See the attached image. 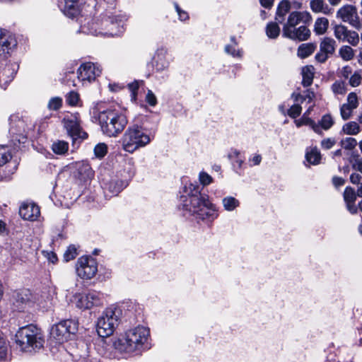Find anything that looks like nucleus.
<instances>
[{
    "label": "nucleus",
    "mask_w": 362,
    "mask_h": 362,
    "mask_svg": "<svg viewBox=\"0 0 362 362\" xmlns=\"http://www.w3.org/2000/svg\"><path fill=\"white\" fill-rule=\"evenodd\" d=\"M361 176L358 173H352L350 175V181L354 185H359Z\"/></svg>",
    "instance_id": "obj_63"
},
{
    "label": "nucleus",
    "mask_w": 362,
    "mask_h": 362,
    "mask_svg": "<svg viewBox=\"0 0 362 362\" xmlns=\"http://www.w3.org/2000/svg\"><path fill=\"white\" fill-rule=\"evenodd\" d=\"M19 214L24 220L34 221L40 217V209L33 202H24L19 209Z\"/></svg>",
    "instance_id": "obj_17"
},
{
    "label": "nucleus",
    "mask_w": 362,
    "mask_h": 362,
    "mask_svg": "<svg viewBox=\"0 0 362 362\" xmlns=\"http://www.w3.org/2000/svg\"><path fill=\"white\" fill-rule=\"evenodd\" d=\"M332 88L335 94L344 95L346 92V86L343 82H335Z\"/></svg>",
    "instance_id": "obj_48"
},
{
    "label": "nucleus",
    "mask_w": 362,
    "mask_h": 362,
    "mask_svg": "<svg viewBox=\"0 0 362 362\" xmlns=\"http://www.w3.org/2000/svg\"><path fill=\"white\" fill-rule=\"evenodd\" d=\"M63 123L69 135L74 141L77 139L82 141L88 138V134L80 126L78 113L66 115L63 119Z\"/></svg>",
    "instance_id": "obj_10"
},
{
    "label": "nucleus",
    "mask_w": 362,
    "mask_h": 362,
    "mask_svg": "<svg viewBox=\"0 0 362 362\" xmlns=\"http://www.w3.org/2000/svg\"><path fill=\"white\" fill-rule=\"evenodd\" d=\"M353 110H354L353 108H351L348 105L344 104L340 108V112H341L342 119L344 120H347L348 119H349V117L351 115V112H352Z\"/></svg>",
    "instance_id": "obj_53"
},
{
    "label": "nucleus",
    "mask_w": 362,
    "mask_h": 362,
    "mask_svg": "<svg viewBox=\"0 0 362 362\" xmlns=\"http://www.w3.org/2000/svg\"><path fill=\"white\" fill-rule=\"evenodd\" d=\"M77 329V324L74 321L63 320L52 326L50 334L57 343L62 344L68 341L76 332Z\"/></svg>",
    "instance_id": "obj_7"
},
{
    "label": "nucleus",
    "mask_w": 362,
    "mask_h": 362,
    "mask_svg": "<svg viewBox=\"0 0 362 362\" xmlns=\"http://www.w3.org/2000/svg\"><path fill=\"white\" fill-rule=\"evenodd\" d=\"M347 210L352 214H356L358 212V206L355 204V202H345Z\"/></svg>",
    "instance_id": "obj_60"
},
{
    "label": "nucleus",
    "mask_w": 362,
    "mask_h": 362,
    "mask_svg": "<svg viewBox=\"0 0 362 362\" xmlns=\"http://www.w3.org/2000/svg\"><path fill=\"white\" fill-rule=\"evenodd\" d=\"M11 158V154L7 146H0V167Z\"/></svg>",
    "instance_id": "obj_41"
},
{
    "label": "nucleus",
    "mask_w": 362,
    "mask_h": 362,
    "mask_svg": "<svg viewBox=\"0 0 362 362\" xmlns=\"http://www.w3.org/2000/svg\"><path fill=\"white\" fill-rule=\"evenodd\" d=\"M336 141L334 139L327 138L321 141V146L325 149H330L335 144Z\"/></svg>",
    "instance_id": "obj_57"
},
{
    "label": "nucleus",
    "mask_w": 362,
    "mask_h": 362,
    "mask_svg": "<svg viewBox=\"0 0 362 362\" xmlns=\"http://www.w3.org/2000/svg\"><path fill=\"white\" fill-rule=\"evenodd\" d=\"M15 167L12 170H9L8 172H6L4 170H0V182L7 181L10 180L11 175L14 172Z\"/></svg>",
    "instance_id": "obj_58"
},
{
    "label": "nucleus",
    "mask_w": 362,
    "mask_h": 362,
    "mask_svg": "<svg viewBox=\"0 0 362 362\" xmlns=\"http://www.w3.org/2000/svg\"><path fill=\"white\" fill-rule=\"evenodd\" d=\"M307 161L312 165H317L321 160V154L319 150L316 148H311L308 150L305 154Z\"/></svg>",
    "instance_id": "obj_32"
},
{
    "label": "nucleus",
    "mask_w": 362,
    "mask_h": 362,
    "mask_svg": "<svg viewBox=\"0 0 362 362\" xmlns=\"http://www.w3.org/2000/svg\"><path fill=\"white\" fill-rule=\"evenodd\" d=\"M336 17L356 30L362 28V21H361L357 8L354 6L346 4L341 6L337 11Z\"/></svg>",
    "instance_id": "obj_12"
},
{
    "label": "nucleus",
    "mask_w": 362,
    "mask_h": 362,
    "mask_svg": "<svg viewBox=\"0 0 362 362\" xmlns=\"http://www.w3.org/2000/svg\"><path fill=\"white\" fill-rule=\"evenodd\" d=\"M291 9L290 2L287 0L281 1L278 5L276 13V21L278 23H283L285 21V16L288 13Z\"/></svg>",
    "instance_id": "obj_27"
},
{
    "label": "nucleus",
    "mask_w": 362,
    "mask_h": 362,
    "mask_svg": "<svg viewBox=\"0 0 362 362\" xmlns=\"http://www.w3.org/2000/svg\"><path fill=\"white\" fill-rule=\"evenodd\" d=\"M77 362H103L102 358L96 353H89L86 356H81Z\"/></svg>",
    "instance_id": "obj_42"
},
{
    "label": "nucleus",
    "mask_w": 362,
    "mask_h": 362,
    "mask_svg": "<svg viewBox=\"0 0 362 362\" xmlns=\"http://www.w3.org/2000/svg\"><path fill=\"white\" fill-rule=\"evenodd\" d=\"M66 100L70 105H76L79 100V95L76 92L71 91L67 94Z\"/></svg>",
    "instance_id": "obj_51"
},
{
    "label": "nucleus",
    "mask_w": 362,
    "mask_h": 362,
    "mask_svg": "<svg viewBox=\"0 0 362 362\" xmlns=\"http://www.w3.org/2000/svg\"><path fill=\"white\" fill-rule=\"evenodd\" d=\"M16 338L17 345L25 352H35L41 349L45 343L40 329L33 325L21 327L16 334Z\"/></svg>",
    "instance_id": "obj_3"
},
{
    "label": "nucleus",
    "mask_w": 362,
    "mask_h": 362,
    "mask_svg": "<svg viewBox=\"0 0 362 362\" xmlns=\"http://www.w3.org/2000/svg\"><path fill=\"white\" fill-rule=\"evenodd\" d=\"M76 271L80 278L90 279L98 272L97 262L92 257L82 256L76 262Z\"/></svg>",
    "instance_id": "obj_9"
},
{
    "label": "nucleus",
    "mask_w": 362,
    "mask_h": 362,
    "mask_svg": "<svg viewBox=\"0 0 362 362\" xmlns=\"http://www.w3.org/2000/svg\"><path fill=\"white\" fill-rule=\"evenodd\" d=\"M187 197L183 201L182 209L193 216L196 219L206 222L214 221L218 216L215 204L206 194L201 192L197 184L190 183L186 187Z\"/></svg>",
    "instance_id": "obj_2"
},
{
    "label": "nucleus",
    "mask_w": 362,
    "mask_h": 362,
    "mask_svg": "<svg viewBox=\"0 0 362 362\" xmlns=\"http://www.w3.org/2000/svg\"><path fill=\"white\" fill-rule=\"evenodd\" d=\"M357 193H356L354 188L351 187H346L344 192V199L345 202H356L357 197Z\"/></svg>",
    "instance_id": "obj_44"
},
{
    "label": "nucleus",
    "mask_w": 362,
    "mask_h": 362,
    "mask_svg": "<svg viewBox=\"0 0 362 362\" xmlns=\"http://www.w3.org/2000/svg\"><path fill=\"white\" fill-rule=\"evenodd\" d=\"M313 67L312 66H306L302 69V84L304 87L310 86L313 81Z\"/></svg>",
    "instance_id": "obj_31"
},
{
    "label": "nucleus",
    "mask_w": 362,
    "mask_h": 362,
    "mask_svg": "<svg viewBox=\"0 0 362 362\" xmlns=\"http://www.w3.org/2000/svg\"><path fill=\"white\" fill-rule=\"evenodd\" d=\"M169 64L167 51L164 49H158L153 58V66L156 70L163 71L168 68Z\"/></svg>",
    "instance_id": "obj_20"
},
{
    "label": "nucleus",
    "mask_w": 362,
    "mask_h": 362,
    "mask_svg": "<svg viewBox=\"0 0 362 362\" xmlns=\"http://www.w3.org/2000/svg\"><path fill=\"white\" fill-rule=\"evenodd\" d=\"M69 149V144L64 141H57L52 144V150L58 155L65 154Z\"/></svg>",
    "instance_id": "obj_35"
},
{
    "label": "nucleus",
    "mask_w": 362,
    "mask_h": 362,
    "mask_svg": "<svg viewBox=\"0 0 362 362\" xmlns=\"http://www.w3.org/2000/svg\"><path fill=\"white\" fill-rule=\"evenodd\" d=\"M328 28V19L325 17H319L315 21L313 30L317 35H322L326 33Z\"/></svg>",
    "instance_id": "obj_28"
},
{
    "label": "nucleus",
    "mask_w": 362,
    "mask_h": 362,
    "mask_svg": "<svg viewBox=\"0 0 362 362\" xmlns=\"http://www.w3.org/2000/svg\"><path fill=\"white\" fill-rule=\"evenodd\" d=\"M284 37L289 38L293 40L305 41L307 40L310 36V30L305 25H300L298 27V31L295 35L289 28L284 30Z\"/></svg>",
    "instance_id": "obj_23"
},
{
    "label": "nucleus",
    "mask_w": 362,
    "mask_h": 362,
    "mask_svg": "<svg viewBox=\"0 0 362 362\" xmlns=\"http://www.w3.org/2000/svg\"><path fill=\"white\" fill-rule=\"evenodd\" d=\"M150 330L139 325L125 331L112 344L114 350L122 357L127 358L140 354L149 349Z\"/></svg>",
    "instance_id": "obj_1"
},
{
    "label": "nucleus",
    "mask_w": 362,
    "mask_h": 362,
    "mask_svg": "<svg viewBox=\"0 0 362 362\" xmlns=\"http://www.w3.org/2000/svg\"><path fill=\"white\" fill-rule=\"evenodd\" d=\"M343 131L349 135H356L360 132V127L356 122H350L343 126Z\"/></svg>",
    "instance_id": "obj_36"
},
{
    "label": "nucleus",
    "mask_w": 362,
    "mask_h": 362,
    "mask_svg": "<svg viewBox=\"0 0 362 362\" xmlns=\"http://www.w3.org/2000/svg\"><path fill=\"white\" fill-rule=\"evenodd\" d=\"M312 20L311 15L307 11H293L289 13L287 21L284 23L282 29V35H284V30L287 28L291 30L292 27H296L300 23L304 24L309 23Z\"/></svg>",
    "instance_id": "obj_16"
},
{
    "label": "nucleus",
    "mask_w": 362,
    "mask_h": 362,
    "mask_svg": "<svg viewBox=\"0 0 362 362\" xmlns=\"http://www.w3.org/2000/svg\"><path fill=\"white\" fill-rule=\"evenodd\" d=\"M341 144L342 147L345 149L352 150L356 146L357 141L354 138L347 137L344 139H342Z\"/></svg>",
    "instance_id": "obj_46"
},
{
    "label": "nucleus",
    "mask_w": 362,
    "mask_h": 362,
    "mask_svg": "<svg viewBox=\"0 0 362 362\" xmlns=\"http://www.w3.org/2000/svg\"><path fill=\"white\" fill-rule=\"evenodd\" d=\"M295 123L298 127H300L302 125H308L315 133H322L319 124H317L314 120L310 119L309 117L303 115L302 118L300 119L296 120Z\"/></svg>",
    "instance_id": "obj_30"
},
{
    "label": "nucleus",
    "mask_w": 362,
    "mask_h": 362,
    "mask_svg": "<svg viewBox=\"0 0 362 362\" xmlns=\"http://www.w3.org/2000/svg\"><path fill=\"white\" fill-rule=\"evenodd\" d=\"M351 46L342 45L339 49V55L345 62L352 60L355 56V51Z\"/></svg>",
    "instance_id": "obj_33"
},
{
    "label": "nucleus",
    "mask_w": 362,
    "mask_h": 362,
    "mask_svg": "<svg viewBox=\"0 0 362 362\" xmlns=\"http://www.w3.org/2000/svg\"><path fill=\"white\" fill-rule=\"evenodd\" d=\"M30 303L28 291L17 292L13 296V308L16 311H23Z\"/></svg>",
    "instance_id": "obj_21"
},
{
    "label": "nucleus",
    "mask_w": 362,
    "mask_h": 362,
    "mask_svg": "<svg viewBox=\"0 0 362 362\" xmlns=\"http://www.w3.org/2000/svg\"><path fill=\"white\" fill-rule=\"evenodd\" d=\"M354 110L356 109L358 105V100L356 94L354 92L350 93L347 97V103L346 104Z\"/></svg>",
    "instance_id": "obj_47"
},
{
    "label": "nucleus",
    "mask_w": 362,
    "mask_h": 362,
    "mask_svg": "<svg viewBox=\"0 0 362 362\" xmlns=\"http://www.w3.org/2000/svg\"><path fill=\"white\" fill-rule=\"evenodd\" d=\"M62 105V100L61 98L54 97L50 99L48 103V108L49 110H57Z\"/></svg>",
    "instance_id": "obj_50"
},
{
    "label": "nucleus",
    "mask_w": 362,
    "mask_h": 362,
    "mask_svg": "<svg viewBox=\"0 0 362 362\" xmlns=\"http://www.w3.org/2000/svg\"><path fill=\"white\" fill-rule=\"evenodd\" d=\"M16 45V40L11 33L0 29V56L8 54Z\"/></svg>",
    "instance_id": "obj_18"
},
{
    "label": "nucleus",
    "mask_w": 362,
    "mask_h": 362,
    "mask_svg": "<svg viewBox=\"0 0 362 362\" xmlns=\"http://www.w3.org/2000/svg\"><path fill=\"white\" fill-rule=\"evenodd\" d=\"M361 75L358 72H355L349 79V84L352 87H357L360 85L361 82Z\"/></svg>",
    "instance_id": "obj_54"
},
{
    "label": "nucleus",
    "mask_w": 362,
    "mask_h": 362,
    "mask_svg": "<svg viewBox=\"0 0 362 362\" xmlns=\"http://www.w3.org/2000/svg\"><path fill=\"white\" fill-rule=\"evenodd\" d=\"M336 46V41L333 38L330 37L322 38L320 43V50L315 54V59L320 63H325L334 54Z\"/></svg>",
    "instance_id": "obj_14"
},
{
    "label": "nucleus",
    "mask_w": 362,
    "mask_h": 362,
    "mask_svg": "<svg viewBox=\"0 0 362 362\" xmlns=\"http://www.w3.org/2000/svg\"><path fill=\"white\" fill-rule=\"evenodd\" d=\"M98 122L102 132L108 136H117L125 128L128 123L127 117L113 110L100 112Z\"/></svg>",
    "instance_id": "obj_4"
},
{
    "label": "nucleus",
    "mask_w": 362,
    "mask_h": 362,
    "mask_svg": "<svg viewBox=\"0 0 362 362\" xmlns=\"http://www.w3.org/2000/svg\"><path fill=\"white\" fill-rule=\"evenodd\" d=\"M303 95V101L307 100L308 103H311L315 98V93L310 90H307Z\"/></svg>",
    "instance_id": "obj_62"
},
{
    "label": "nucleus",
    "mask_w": 362,
    "mask_h": 362,
    "mask_svg": "<svg viewBox=\"0 0 362 362\" xmlns=\"http://www.w3.org/2000/svg\"><path fill=\"white\" fill-rule=\"evenodd\" d=\"M310 9L315 13H322L325 15H330L333 13V8H330L324 0H311Z\"/></svg>",
    "instance_id": "obj_26"
},
{
    "label": "nucleus",
    "mask_w": 362,
    "mask_h": 362,
    "mask_svg": "<svg viewBox=\"0 0 362 362\" xmlns=\"http://www.w3.org/2000/svg\"><path fill=\"white\" fill-rule=\"evenodd\" d=\"M261 161H262V156H261V155L257 154V153L252 155L249 159V162L252 163V165H258L260 164Z\"/></svg>",
    "instance_id": "obj_59"
},
{
    "label": "nucleus",
    "mask_w": 362,
    "mask_h": 362,
    "mask_svg": "<svg viewBox=\"0 0 362 362\" xmlns=\"http://www.w3.org/2000/svg\"><path fill=\"white\" fill-rule=\"evenodd\" d=\"M332 183L336 187H339L344 185L345 180L341 177L334 176L332 178Z\"/></svg>",
    "instance_id": "obj_61"
},
{
    "label": "nucleus",
    "mask_w": 362,
    "mask_h": 362,
    "mask_svg": "<svg viewBox=\"0 0 362 362\" xmlns=\"http://www.w3.org/2000/svg\"><path fill=\"white\" fill-rule=\"evenodd\" d=\"M15 74V65H6L0 71V86L6 88L8 84L13 79Z\"/></svg>",
    "instance_id": "obj_24"
},
{
    "label": "nucleus",
    "mask_w": 362,
    "mask_h": 362,
    "mask_svg": "<svg viewBox=\"0 0 362 362\" xmlns=\"http://www.w3.org/2000/svg\"><path fill=\"white\" fill-rule=\"evenodd\" d=\"M174 7L180 21H185L188 19V13L186 11L182 10L177 3H174Z\"/></svg>",
    "instance_id": "obj_55"
},
{
    "label": "nucleus",
    "mask_w": 362,
    "mask_h": 362,
    "mask_svg": "<svg viewBox=\"0 0 362 362\" xmlns=\"http://www.w3.org/2000/svg\"><path fill=\"white\" fill-rule=\"evenodd\" d=\"M107 153V146L105 143H99L94 148V155L96 158L101 159Z\"/></svg>",
    "instance_id": "obj_45"
},
{
    "label": "nucleus",
    "mask_w": 362,
    "mask_h": 362,
    "mask_svg": "<svg viewBox=\"0 0 362 362\" xmlns=\"http://www.w3.org/2000/svg\"><path fill=\"white\" fill-rule=\"evenodd\" d=\"M102 73V68L98 64L86 62L81 64L77 70V78L83 86L95 80Z\"/></svg>",
    "instance_id": "obj_11"
},
{
    "label": "nucleus",
    "mask_w": 362,
    "mask_h": 362,
    "mask_svg": "<svg viewBox=\"0 0 362 362\" xmlns=\"http://www.w3.org/2000/svg\"><path fill=\"white\" fill-rule=\"evenodd\" d=\"M128 185L127 180L112 179L105 185V189L110 196H116Z\"/></svg>",
    "instance_id": "obj_25"
},
{
    "label": "nucleus",
    "mask_w": 362,
    "mask_h": 362,
    "mask_svg": "<svg viewBox=\"0 0 362 362\" xmlns=\"http://www.w3.org/2000/svg\"><path fill=\"white\" fill-rule=\"evenodd\" d=\"M75 168L76 170L75 176L81 180L86 181L90 179L94 175L90 165L86 161L77 162L75 164Z\"/></svg>",
    "instance_id": "obj_22"
},
{
    "label": "nucleus",
    "mask_w": 362,
    "mask_h": 362,
    "mask_svg": "<svg viewBox=\"0 0 362 362\" xmlns=\"http://www.w3.org/2000/svg\"><path fill=\"white\" fill-rule=\"evenodd\" d=\"M278 23H269L266 28V33L269 38H276L279 36L280 28L277 24Z\"/></svg>",
    "instance_id": "obj_37"
},
{
    "label": "nucleus",
    "mask_w": 362,
    "mask_h": 362,
    "mask_svg": "<svg viewBox=\"0 0 362 362\" xmlns=\"http://www.w3.org/2000/svg\"><path fill=\"white\" fill-rule=\"evenodd\" d=\"M8 357V344L0 337V361H6Z\"/></svg>",
    "instance_id": "obj_40"
},
{
    "label": "nucleus",
    "mask_w": 362,
    "mask_h": 362,
    "mask_svg": "<svg viewBox=\"0 0 362 362\" xmlns=\"http://www.w3.org/2000/svg\"><path fill=\"white\" fill-rule=\"evenodd\" d=\"M199 180L203 186H207L213 182V178L206 172H201L199 175Z\"/></svg>",
    "instance_id": "obj_52"
},
{
    "label": "nucleus",
    "mask_w": 362,
    "mask_h": 362,
    "mask_svg": "<svg viewBox=\"0 0 362 362\" xmlns=\"http://www.w3.org/2000/svg\"><path fill=\"white\" fill-rule=\"evenodd\" d=\"M222 204L227 211H232L240 206V202L233 197L228 196L222 199Z\"/></svg>",
    "instance_id": "obj_34"
},
{
    "label": "nucleus",
    "mask_w": 362,
    "mask_h": 362,
    "mask_svg": "<svg viewBox=\"0 0 362 362\" xmlns=\"http://www.w3.org/2000/svg\"><path fill=\"white\" fill-rule=\"evenodd\" d=\"M77 247L74 245H69L64 254V259L65 262H69L74 259L77 255Z\"/></svg>",
    "instance_id": "obj_43"
},
{
    "label": "nucleus",
    "mask_w": 362,
    "mask_h": 362,
    "mask_svg": "<svg viewBox=\"0 0 362 362\" xmlns=\"http://www.w3.org/2000/svg\"><path fill=\"white\" fill-rule=\"evenodd\" d=\"M82 5V0H64L62 11L69 18H74L81 13Z\"/></svg>",
    "instance_id": "obj_19"
},
{
    "label": "nucleus",
    "mask_w": 362,
    "mask_h": 362,
    "mask_svg": "<svg viewBox=\"0 0 362 362\" xmlns=\"http://www.w3.org/2000/svg\"><path fill=\"white\" fill-rule=\"evenodd\" d=\"M316 47V44L313 42L301 44L298 48L297 54L300 58L305 59L311 55Z\"/></svg>",
    "instance_id": "obj_29"
},
{
    "label": "nucleus",
    "mask_w": 362,
    "mask_h": 362,
    "mask_svg": "<svg viewBox=\"0 0 362 362\" xmlns=\"http://www.w3.org/2000/svg\"><path fill=\"white\" fill-rule=\"evenodd\" d=\"M151 141L149 134L141 126L134 124L128 127L122 138L124 151L132 153L148 145Z\"/></svg>",
    "instance_id": "obj_5"
},
{
    "label": "nucleus",
    "mask_w": 362,
    "mask_h": 362,
    "mask_svg": "<svg viewBox=\"0 0 362 362\" xmlns=\"http://www.w3.org/2000/svg\"><path fill=\"white\" fill-rule=\"evenodd\" d=\"M231 41L233 45H226L225 47V52L229 54H231L234 57H240L241 52L239 49H235L237 42L235 41V37H231Z\"/></svg>",
    "instance_id": "obj_39"
},
{
    "label": "nucleus",
    "mask_w": 362,
    "mask_h": 362,
    "mask_svg": "<svg viewBox=\"0 0 362 362\" xmlns=\"http://www.w3.org/2000/svg\"><path fill=\"white\" fill-rule=\"evenodd\" d=\"M302 107L298 104H295L292 105L290 109L288 110L287 114L291 118H296L301 113Z\"/></svg>",
    "instance_id": "obj_49"
},
{
    "label": "nucleus",
    "mask_w": 362,
    "mask_h": 362,
    "mask_svg": "<svg viewBox=\"0 0 362 362\" xmlns=\"http://www.w3.org/2000/svg\"><path fill=\"white\" fill-rule=\"evenodd\" d=\"M334 36L340 42H347L353 47L358 45L360 37L358 33L353 30H349L343 24H337L333 27Z\"/></svg>",
    "instance_id": "obj_13"
},
{
    "label": "nucleus",
    "mask_w": 362,
    "mask_h": 362,
    "mask_svg": "<svg viewBox=\"0 0 362 362\" xmlns=\"http://www.w3.org/2000/svg\"><path fill=\"white\" fill-rule=\"evenodd\" d=\"M146 101L151 106H155L157 104V98L154 93L151 90H148L146 96Z\"/></svg>",
    "instance_id": "obj_56"
},
{
    "label": "nucleus",
    "mask_w": 362,
    "mask_h": 362,
    "mask_svg": "<svg viewBox=\"0 0 362 362\" xmlns=\"http://www.w3.org/2000/svg\"><path fill=\"white\" fill-rule=\"evenodd\" d=\"M73 302L78 309L85 310L103 304L102 296L95 291L88 293H76L73 296Z\"/></svg>",
    "instance_id": "obj_8"
},
{
    "label": "nucleus",
    "mask_w": 362,
    "mask_h": 362,
    "mask_svg": "<svg viewBox=\"0 0 362 362\" xmlns=\"http://www.w3.org/2000/svg\"><path fill=\"white\" fill-rule=\"evenodd\" d=\"M317 124H319L320 129L322 128L324 130H328L334 124V120L329 114H327L322 116Z\"/></svg>",
    "instance_id": "obj_38"
},
{
    "label": "nucleus",
    "mask_w": 362,
    "mask_h": 362,
    "mask_svg": "<svg viewBox=\"0 0 362 362\" xmlns=\"http://www.w3.org/2000/svg\"><path fill=\"white\" fill-rule=\"evenodd\" d=\"M274 1V0H259V3L264 8L270 9L273 6Z\"/></svg>",
    "instance_id": "obj_64"
},
{
    "label": "nucleus",
    "mask_w": 362,
    "mask_h": 362,
    "mask_svg": "<svg viewBox=\"0 0 362 362\" xmlns=\"http://www.w3.org/2000/svg\"><path fill=\"white\" fill-rule=\"evenodd\" d=\"M27 129L25 121L18 117L16 115H12L10 117V134L16 137L14 139L15 141H18L19 143L24 144L26 141V136L25 135V130Z\"/></svg>",
    "instance_id": "obj_15"
},
{
    "label": "nucleus",
    "mask_w": 362,
    "mask_h": 362,
    "mask_svg": "<svg viewBox=\"0 0 362 362\" xmlns=\"http://www.w3.org/2000/svg\"><path fill=\"white\" fill-rule=\"evenodd\" d=\"M122 316L119 308L110 307L106 308L98 318L96 330L100 337L111 336L119 325Z\"/></svg>",
    "instance_id": "obj_6"
}]
</instances>
